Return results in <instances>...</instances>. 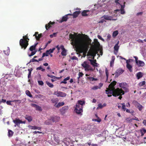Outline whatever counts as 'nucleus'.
I'll return each instance as SVG.
<instances>
[{
  "mask_svg": "<svg viewBox=\"0 0 146 146\" xmlns=\"http://www.w3.org/2000/svg\"><path fill=\"white\" fill-rule=\"evenodd\" d=\"M55 49V48H53L52 49H50L49 50H47V52L49 53V54H50V53H52Z\"/></svg>",
  "mask_w": 146,
  "mask_h": 146,
  "instance_id": "35",
  "label": "nucleus"
},
{
  "mask_svg": "<svg viewBox=\"0 0 146 146\" xmlns=\"http://www.w3.org/2000/svg\"><path fill=\"white\" fill-rule=\"evenodd\" d=\"M45 124L47 125H49L51 124V123L48 121H46L44 123Z\"/></svg>",
  "mask_w": 146,
  "mask_h": 146,
  "instance_id": "61",
  "label": "nucleus"
},
{
  "mask_svg": "<svg viewBox=\"0 0 146 146\" xmlns=\"http://www.w3.org/2000/svg\"><path fill=\"white\" fill-rule=\"evenodd\" d=\"M120 104L122 106V109L124 111H125L126 110L125 105L124 103Z\"/></svg>",
  "mask_w": 146,
  "mask_h": 146,
  "instance_id": "40",
  "label": "nucleus"
},
{
  "mask_svg": "<svg viewBox=\"0 0 146 146\" xmlns=\"http://www.w3.org/2000/svg\"><path fill=\"white\" fill-rule=\"evenodd\" d=\"M8 136L9 137H11L13 135V132L11 130H9L8 131Z\"/></svg>",
  "mask_w": 146,
  "mask_h": 146,
  "instance_id": "36",
  "label": "nucleus"
},
{
  "mask_svg": "<svg viewBox=\"0 0 146 146\" xmlns=\"http://www.w3.org/2000/svg\"><path fill=\"white\" fill-rule=\"evenodd\" d=\"M112 59L110 62V66L112 67V66L113 65L114 63V60L115 59V56H112Z\"/></svg>",
  "mask_w": 146,
  "mask_h": 146,
  "instance_id": "30",
  "label": "nucleus"
},
{
  "mask_svg": "<svg viewBox=\"0 0 146 146\" xmlns=\"http://www.w3.org/2000/svg\"><path fill=\"white\" fill-rule=\"evenodd\" d=\"M143 76V73L141 72H138L136 75V76L137 77L138 79H139L140 78L142 77Z\"/></svg>",
  "mask_w": 146,
  "mask_h": 146,
  "instance_id": "28",
  "label": "nucleus"
},
{
  "mask_svg": "<svg viewBox=\"0 0 146 146\" xmlns=\"http://www.w3.org/2000/svg\"><path fill=\"white\" fill-rule=\"evenodd\" d=\"M71 59L72 60H78V58L74 56L71 58Z\"/></svg>",
  "mask_w": 146,
  "mask_h": 146,
  "instance_id": "62",
  "label": "nucleus"
},
{
  "mask_svg": "<svg viewBox=\"0 0 146 146\" xmlns=\"http://www.w3.org/2000/svg\"><path fill=\"white\" fill-rule=\"evenodd\" d=\"M54 24V22H51L50 21L48 24L45 25V28L46 30H48L51 27V25H53Z\"/></svg>",
  "mask_w": 146,
  "mask_h": 146,
  "instance_id": "18",
  "label": "nucleus"
},
{
  "mask_svg": "<svg viewBox=\"0 0 146 146\" xmlns=\"http://www.w3.org/2000/svg\"><path fill=\"white\" fill-rule=\"evenodd\" d=\"M119 48V46L116 45H115L114 47V48L115 50L117 51Z\"/></svg>",
  "mask_w": 146,
  "mask_h": 146,
  "instance_id": "56",
  "label": "nucleus"
},
{
  "mask_svg": "<svg viewBox=\"0 0 146 146\" xmlns=\"http://www.w3.org/2000/svg\"><path fill=\"white\" fill-rule=\"evenodd\" d=\"M126 121L127 122H131L132 121V119L130 118L129 117H127L125 119Z\"/></svg>",
  "mask_w": 146,
  "mask_h": 146,
  "instance_id": "42",
  "label": "nucleus"
},
{
  "mask_svg": "<svg viewBox=\"0 0 146 146\" xmlns=\"http://www.w3.org/2000/svg\"><path fill=\"white\" fill-rule=\"evenodd\" d=\"M81 12L80 11H76L74 12L72 15L70 16H73V18H75L77 17L78 15L80 14Z\"/></svg>",
  "mask_w": 146,
  "mask_h": 146,
  "instance_id": "17",
  "label": "nucleus"
},
{
  "mask_svg": "<svg viewBox=\"0 0 146 146\" xmlns=\"http://www.w3.org/2000/svg\"><path fill=\"white\" fill-rule=\"evenodd\" d=\"M116 83L115 81H114L109 85L108 88H107L106 90V94H112L114 96H117V93L121 91L119 88L115 89L114 86Z\"/></svg>",
  "mask_w": 146,
  "mask_h": 146,
  "instance_id": "2",
  "label": "nucleus"
},
{
  "mask_svg": "<svg viewBox=\"0 0 146 146\" xmlns=\"http://www.w3.org/2000/svg\"><path fill=\"white\" fill-rule=\"evenodd\" d=\"M85 104V102L84 101L81 100H78V103L76 104H78L79 106H82Z\"/></svg>",
  "mask_w": 146,
  "mask_h": 146,
  "instance_id": "31",
  "label": "nucleus"
},
{
  "mask_svg": "<svg viewBox=\"0 0 146 146\" xmlns=\"http://www.w3.org/2000/svg\"><path fill=\"white\" fill-rule=\"evenodd\" d=\"M145 84V81H143L142 82H140L139 84V86L140 87H141L143 86Z\"/></svg>",
  "mask_w": 146,
  "mask_h": 146,
  "instance_id": "44",
  "label": "nucleus"
},
{
  "mask_svg": "<svg viewBox=\"0 0 146 146\" xmlns=\"http://www.w3.org/2000/svg\"><path fill=\"white\" fill-rule=\"evenodd\" d=\"M118 31L117 30H116L115 31H114L113 32L112 34V36L113 37H115L118 35Z\"/></svg>",
  "mask_w": 146,
  "mask_h": 146,
  "instance_id": "33",
  "label": "nucleus"
},
{
  "mask_svg": "<svg viewBox=\"0 0 146 146\" xmlns=\"http://www.w3.org/2000/svg\"><path fill=\"white\" fill-rule=\"evenodd\" d=\"M133 103L134 105L136 107H137L139 106L140 104L137 101H134L133 102Z\"/></svg>",
  "mask_w": 146,
  "mask_h": 146,
  "instance_id": "38",
  "label": "nucleus"
},
{
  "mask_svg": "<svg viewBox=\"0 0 146 146\" xmlns=\"http://www.w3.org/2000/svg\"><path fill=\"white\" fill-rule=\"evenodd\" d=\"M60 48L62 50L61 52V55L63 56H66V50L64 48V46L63 45H61Z\"/></svg>",
  "mask_w": 146,
  "mask_h": 146,
  "instance_id": "13",
  "label": "nucleus"
},
{
  "mask_svg": "<svg viewBox=\"0 0 146 146\" xmlns=\"http://www.w3.org/2000/svg\"><path fill=\"white\" fill-rule=\"evenodd\" d=\"M95 44L93 45L94 48H92L89 51L88 53L90 55L93 57V58L94 59V57L96 56L97 52L96 49L99 47L100 46V44L98 41L97 39L94 40Z\"/></svg>",
  "mask_w": 146,
  "mask_h": 146,
  "instance_id": "3",
  "label": "nucleus"
},
{
  "mask_svg": "<svg viewBox=\"0 0 146 146\" xmlns=\"http://www.w3.org/2000/svg\"><path fill=\"white\" fill-rule=\"evenodd\" d=\"M89 11L87 10H84L83 11L82 13V15L83 16H87L88 15V14L87 13Z\"/></svg>",
  "mask_w": 146,
  "mask_h": 146,
  "instance_id": "26",
  "label": "nucleus"
},
{
  "mask_svg": "<svg viewBox=\"0 0 146 146\" xmlns=\"http://www.w3.org/2000/svg\"><path fill=\"white\" fill-rule=\"evenodd\" d=\"M37 44L38 43H36L35 44L31 46L29 48V50L31 51H33L34 50H35Z\"/></svg>",
  "mask_w": 146,
  "mask_h": 146,
  "instance_id": "22",
  "label": "nucleus"
},
{
  "mask_svg": "<svg viewBox=\"0 0 146 146\" xmlns=\"http://www.w3.org/2000/svg\"><path fill=\"white\" fill-rule=\"evenodd\" d=\"M125 2H124V5H121L120 4H119V5H120L121 6V8L120 9H124L125 7Z\"/></svg>",
  "mask_w": 146,
  "mask_h": 146,
  "instance_id": "63",
  "label": "nucleus"
},
{
  "mask_svg": "<svg viewBox=\"0 0 146 146\" xmlns=\"http://www.w3.org/2000/svg\"><path fill=\"white\" fill-rule=\"evenodd\" d=\"M51 101L52 103L54 104V106L56 107L58 102V100L57 98H52L51 100Z\"/></svg>",
  "mask_w": 146,
  "mask_h": 146,
  "instance_id": "21",
  "label": "nucleus"
},
{
  "mask_svg": "<svg viewBox=\"0 0 146 146\" xmlns=\"http://www.w3.org/2000/svg\"><path fill=\"white\" fill-rule=\"evenodd\" d=\"M26 94L29 97L32 98L33 97L32 95L31 94L30 92L28 90H27L25 92Z\"/></svg>",
  "mask_w": 146,
  "mask_h": 146,
  "instance_id": "32",
  "label": "nucleus"
},
{
  "mask_svg": "<svg viewBox=\"0 0 146 146\" xmlns=\"http://www.w3.org/2000/svg\"><path fill=\"white\" fill-rule=\"evenodd\" d=\"M80 35V34L78 35L76 34H70L69 37L72 41V44L74 45L76 48V51L82 53V49H87L88 45L84 42L82 38L79 36Z\"/></svg>",
  "mask_w": 146,
  "mask_h": 146,
  "instance_id": "1",
  "label": "nucleus"
},
{
  "mask_svg": "<svg viewBox=\"0 0 146 146\" xmlns=\"http://www.w3.org/2000/svg\"><path fill=\"white\" fill-rule=\"evenodd\" d=\"M55 94L58 97H66V93L60 91H57L55 92Z\"/></svg>",
  "mask_w": 146,
  "mask_h": 146,
  "instance_id": "8",
  "label": "nucleus"
},
{
  "mask_svg": "<svg viewBox=\"0 0 146 146\" xmlns=\"http://www.w3.org/2000/svg\"><path fill=\"white\" fill-rule=\"evenodd\" d=\"M119 86L120 87L122 88L124 90V92H128L129 91L128 88L129 86L125 82H122L119 84Z\"/></svg>",
  "mask_w": 146,
  "mask_h": 146,
  "instance_id": "5",
  "label": "nucleus"
},
{
  "mask_svg": "<svg viewBox=\"0 0 146 146\" xmlns=\"http://www.w3.org/2000/svg\"><path fill=\"white\" fill-rule=\"evenodd\" d=\"M25 118L29 122H31L33 120L32 117L28 115H27L25 116Z\"/></svg>",
  "mask_w": 146,
  "mask_h": 146,
  "instance_id": "23",
  "label": "nucleus"
},
{
  "mask_svg": "<svg viewBox=\"0 0 146 146\" xmlns=\"http://www.w3.org/2000/svg\"><path fill=\"white\" fill-rule=\"evenodd\" d=\"M13 122L17 125H18V124L22 123L21 121L19 119H16L14 120H13Z\"/></svg>",
  "mask_w": 146,
  "mask_h": 146,
  "instance_id": "24",
  "label": "nucleus"
},
{
  "mask_svg": "<svg viewBox=\"0 0 146 146\" xmlns=\"http://www.w3.org/2000/svg\"><path fill=\"white\" fill-rule=\"evenodd\" d=\"M120 13L121 14H124L125 13V11L124 9H120Z\"/></svg>",
  "mask_w": 146,
  "mask_h": 146,
  "instance_id": "58",
  "label": "nucleus"
},
{
  "mask_svg": "<svg viewBox=\"0 0 146 146\" xmlns=\"http://www.w3.org/2000/svg\"><path fill=\"white\" fill-rule=\"evenodd\" d=\"M82 66L85 69V71L92 70V68L90 66L87 64L86 61H84L83 63L82 64Z\"/></svg>",
  "mask_w": 146,
  "mask_h": 146,
  "instance_id": "6",
  "label": "nucleus"
},
{
  "mask_svg": "<svg viewBox=\"0 0 146 146\" xmlns=\"http://www.w3.org/2000/svg\"><path fill=\"white\" fill-rule=\"evenodd\" d=\"M68 109L67 106H65L63 107L60 110V111L62 113H64Z\"/></svg>",
  "mask_w": 146,
  "mask_h": 146,
  "instance_id": "20",
  "label": "nucleus"
},
{
  "mask_svg": "<svg viewBox=\"0 0 146 146\" xmlns=\"http://www.w3.org/2000/svg\"><path fill=\"white\" fill-rule=\"evenodd\" d=\"M139 66H143L145 65L144 62L142 61L139 60L138 63H136Z\"/></svg>",
  "mask_w": 146,
  "mask_h": 146,
  "instance_id": "25",
  "label": "nucleus"
},
{
  "mask_svg": "<svg viewBox=\"0 0 146 146\" xmlns=\"http://www.w3.org/2000/svg\"><path fill=\"white\" fill-rule=\"evenodd\" d=\"M46 83L49 87L50 88H53L54 86L52 84L50 83L48 81L46 82Z\"/></svg>",
  "mask_w": 146,
  "mask_h": 146,
  "instance_id": "39",
  "label": "nucleus"
},
{
  "mask_svg": "<svg viewBox=\"0 0 146 146\" xmlns=\"http://www.w3.org/2000/svg\"><path fill=\"white\" fill-rule=\"evenodd\" d=\"M137 108L138 109L139 111H141L142 109L143 106H142L140 104L137 107Z\"/></svg>",
  "mask_w": 146,
  "mask_h": 146,
  "instance_id": "55",
  "label": "nucleus"
},
{
  "mask_svg": "<svg viewBox=\"0 0 146 146\" xmlns=\"http://www.w3.org/2000/svg\"><path fill=\"white\" fill-rule=\"evenodd\" d=\"M28 37V34L23 36V38L20 39L19 42L20 45L22 48L25 49L29 45V41L26 39Z\"/></svg>",
  "mask_w": 146,
  "mask_h": 146,
  "instance_id": "4",
  "label": "nucleus"
},
{
  "mask_svg": "<svg viewBox=\"0 0 146 146\" xmlns=\"http://www.w3.org/2000/svg\"><path fill=\"white\" fill-rule=\"evenodd\" d=\"M124 70H122L121 69H119L116 70L115 73V77H117L119 76L121 74L123 73L124 72Z\"/></svg>",
  "mask_w": 146,
  "mask_h": 146,
  "instance_id": "9",
  "label": "nucleus"
},
{
  "mask_svg": "<svg viewBox=\"0 0 146 146\" xmlns=\"http://www.w3.org/2000/svg\"><path fill=\"white\" fill-rule=\"evenodd\" d=\"M120 90L121 91L119 92L118 93V92L116 95L117 96H119L118 99L121 100L122 98V95L124 94V92L123 91L122 88L120 89Z\"/></svg>",
  "mask_w": 146,
  "mask_h": 146,
  "instance_id": "12",
  "label": "nucleus"
},
{
  "mask_svg": "<svg viewBox=\"0 0 146 146\" xmlns=\"http://www.w3.org/2000/svg\"><path fill=\"white\" fill-rule=\"evenodd\" d=\"M104 18L105 20H115V19H112L113 17L111 16H109L108 15H104L103 16L101 17V19Z\"/></svg>",
  "mask_w": 146,
  "mask_h": 146,
  "instance_id": "11",
  "label": "nucleus"
},
{
  "mask_svg": "<svg viewBox=\"0 0 146 146\" xmlns=\"http://www.w3.org/2000/svg\"><path fill=\"white\" fill-rule=\"evenodd\" d=\"M98 88H99V87L98 86H95L92 87V90H95L98 89Z\"/></svg>",
  "mask_w": 146,
  "mask_h": 146,
  "instance_id": "54",
  "label": "nucleus"
},
{
  "mask_svg": "<svg viewBox=\"0 0 146 146\" xmlns=\"http://www.w3.org/2000/svg\"><path fill=\"white\" fill-rule=\"evenodd\" d=\"M126 63H127L126 65V67L127 68L129 69V71L130 72H132V66L131 65L129 64L128 62V60H127L126 61Z\"/></svg>",
  "mask_w": 146,
  "mask_h": 146,
  "instance_id": "15",
  "label": "nucleus"
},
{
  "mask_svg": "<svg viewBox=\"0 0 146 146\" xmlns=\"http://www.w3.org/2000/svg\"><path fill=\"white\" fill-rule=\"evenodd\" d=\"M76 108L74 109V111L77 114H80L82 112V106H79L78 104H76Z\"/></svg>",
  "mask_w": 146,
  "mask_h": 146,
  "instance_id": "7",
  "label": "nucleus"
},
{
  "mask_svg": "<svg viewBox=\"0 0 146 146\" xmlns=\"http://www.w3.org/2000/svg\"><path fill=\"white\" fill-rule=\"evenodd\" d=\"M31 62H38V61L36 59H35L34 58H33L32 59V60H31L29 62V63Z\"/></svg>",
  "mask_w": 146,
  "mask_h": 146,
  "instance_id": "53",
  "label": "nucleus"
},
{
  "mask_svg": "<svg viewBox=\"0 0 146 146\" xmlns=\"http://www.w3.org/2000/svg\"><path fill=\"white\" fill-rule=\"evenodd\" d=\"M140 131L141 133V135L143 136L146 132V130L144 128H142L141 129Z\"/></svg>",
  "mask_w": 146,
  "mask_h": 146,
  "instance_id": "37",
  "label": "nucleus"
},
{
  "mask_svg": "<svg viewBox=\"0 0 146 146\" xmlns=\"http://www.w3.org/2000/svg\"><path fill=\"white\" fill-rule=\"evenodd\" d=\"M4 53L6 55H8L9 54V49H8L7 51H6L5 50H4Z\"/></svg>",
  "mask_w": 146,
  "mask_h": 146,
  "instance_id": "50",
  "label": "nucleus"
},
{
  "mask_svg": "<svg viewBox=\"0 0 146 146\" xmlns=\"http://www.w3.org/2000/svg\"><path fill=\"white\" fill-rule=\"evenodd\" d=\"M30 127L31 129H37L39 130H40L41 127L36 126H31L30 125Z\"/></svg>",
  "mask_w": 146,
  "mask_h": 146,
  "instance_id": "27",
  "label": "nucleus"
},
{
  "mask_svg": "<svg viewBox=\"0 0 146 146\" xmlns=\"http://www.w3.org/2000/svg\"><path fill=\"white\" fill-rule=\"evenodd\" d=\"M31 106L35 107L36 110H38L39 111H42V109L41 107L35 104H32L31 105Z\"/></svg>",
  "mask_w": 146,
  "mask_h": 146,
  "instance_id": "19",
  "label": "nucleus"
},
{
  "mask_svg": "<svg viewBox=\"0 0 146 146\" xmlns=\"http://www.w3.org/2000/svg\"><path fill=\"white\" fill-rule=\"evenodd\" d=\"M64 104V103L63 102H59L56 106V107L57 108H58L60 107L63 106Z\"/></svg>",
  "mask_w": 146,
  "mask_h": 146,
  "instance_id": "29",
  "label": "nucleus"
},
{
  "mask_svg": "<svg viewBox=\"0 0 146 146\" xmlns=\"http://www.w3.org/2000/svg\"><path fill=\"white\" fill-rule=\"evenodd\" d=\"M103 108V105L101 104L100 103L98 105V107L97 108V109H98V108L100 109H102Z\"/></svg>",
  "mask_w": 146,
  "mask_h": 146,
  "instance_id": "52",
  "label": "nucleus"
},
{
  "mask_svg": "<svg viewBox=\"0 0 146 146\" xmlns=\"http://www.w3.org/2000/svg\"><path fill=\"white\" fill-rule=\"evenodd\" d=\"M134 58H135L136 63H137L139 61V60H138V58L137 57L135 56H134Z\"/></svg>",
  "mask_w": 146,
  "mask_h": 146,
  "instance_id": "64",
  "label": "nucleus"
},
{
  "mask_svg": "<svg viewBox=\"0 0 146 146\" xmlns=\"http://www.w3.org/2000/svg\"><path fill=\"white\" fill-rule=\"evenodd\" d=\"M100 19H101V20L100 21H99L98 22L99 23H103L104 21L106 22V21L104 20L105 19H104V18L101 19V18Z\"/></svg>",
  "mask_w": 146,
  "mask_h": 146,
  "instance_id": "51",
  "label": "nucleus"
},
{
  "mask_svg": "<svg viewBox=\"0 0 146 146\" xmlns=\"http://www.w3.org/2000/svg\"><path fill=\"white\" fill-rule=\"evenodd\" d=\"M33 70L32 68H31L30 69H29L28 70L29 71V73L28 76V78H29L31 76V71Z\"/></svg>",
  "mask_w": 146,
  "mask_h": 146,
  "instance_id": "43",
  "label": "nucleus"
},
{
  "mask_svg": "<svg viewBox=\"0 0 146 146\" xmlns=\"http://www.w3.org/2000/svg\"><path fill=\"white\" fill-rule=\"evenodd\" d=\"M47 76L48 77H50L52 78H53L54 79H55L57 78V77L55 76H54L53 75H49V74H48L47 75Z\"/></svg>",
  "mask_w": 146,
  "mask_h": 146,
  "instance_id": "47",
  "label": "nucleus"
},
{
  "mask_svg": "<svg viewBox=\"0 0 146 146\" xmlns=\"http://www.w3.org/2000/svg\"><path fill=\"white\" fill-rule=\"evenodd\" d=\"M36 50H35V51H32V52L30 54H29V56H33L34 54H35L36 53Z\"/></svg>",
  "mask_w": 146,
  "mask_h": 146,
  "instance_id": "46",
  "label": "nucleus"
},
{
  "mask_svg": "<svg viewBox=\"0 0 146 146\" xmlns=\"http://www.w3.org/2000/svg\"><path fill=\"white\" fill-rule=\"evenodd\" d=\"M38 84L41 86H42L44 84V83L42 81H38Z\"/></svg>",
  "mask_w": 146,
  "mask_h": 146,
  "instance_id": "57",
  "label": "nucleus"
},
{
  "mask_svg": "<svg viewBox=\"0 0 146 146\" xmlns=\"http://www.w3.org/2000/svg\"><path fill=\"white\" fill-rule=\"evenodd\" d=\"M97 37H98V38L99 39L101 40L102 41H104V39L103 38H102V37L100 35H98L97 36Z\"/></svg>",
  "mask_w": 146,
  "mask_h": 146,
  "instance_id": "59",
  "label": "nucleus"
},
{
  "mask_svg": "<svg viewBox=\"0 0 146 146\" xmlns=\"http://www.w3.org/2000/svg\"><path fill=\"white\" fill-rule=\"evenodd\" d=\"M12 102H13V101H7L6 102V103L8 105H12V104L11 103Z\"/></svg>",
  "mask_w": 146,
  "mask_h": 146,
  "instance_id": "60",
  "label": "nucleus"
},
{
  "mask_svg": "<svg viewBox=\"0 0 146 146\" xmlns=\"http://www.w3.org/2000/svg\"><path fill=\"white\" fill-rule=\"evenodd\" d=\"M72 15V14H68L67 15H65L62 17L61 20H60L59 23H62L64 21H66L69 18L68 17V16H70V15Z\"/></svg>",
  "mask_w": 146,
  "mask_h": 146,
  "instance_id": "10",
  "label": "nucleus"
},
{
  "mask_svg": "<svg viewBox=\"0 0 146 146\" xmlns=\"http://www.w3.org/2000/svg\"><path fill=\"white\" fill-rule=\"evenodd\" d=\"M87 79H88L90 81H97L98 80L97 79L94 78L93 77H89L87 78Z\"/></svg>",
  "mask_w": 146,
  "mask_h": 146,
  "instance_id": "34",
  "label": "nucleus"
},
{
  "mask_svg": "<svg viewBox=\"0 0 146 146\" xmlns=\"http://www.w3.org/2000/svg\"><path fill=\"white\" fill-rule=\"evenodd\" d=\"M84 75V74L81 72H79L78 75L79 77L78 78V79H79V78L81 77H82Z\"/></svg>",
  "mask_w": 146,
  "mask_h": 146,
  "instance_id": "49",
  "label": "nucleus"
},
{
  "mask_svg": "<svg viewBox=\"0 0 146 146\" xmlns=\"http://www.w3.org/2000/svg\"><path fill=\"white\" fill-rule=\"evenodd\" d=\"M49 55V53L47 52V51L46 52V53H44L43 54L42 56V57H44L45 56H48Z\"/></svg>",
  "mask_w": 146,
  "mask_h": 146,
  "instance_id": "48",
  "label": "nucleus"
},
{
  "mask_svg": "<svg viewBox=\"0 0 146 146\" xmlns=\"http://www.w3.org/2000/svg\"><path fill=\"white\" fill-rule=\"evenodd\" d=\"M60 119V117L57 116H54L51 117V120L54 122L58 121Z\"/></svg>",
  "mask_w": 146,
  "mask_h": 146,
  "instance_id": "16",
  "label": "nucleus"
},
{
  "mask_svg": "<svg viewBox=\"0 0 146 146\" xmlns=\"http://www.w3.org/2000/svg\"><path fill=\"white\" fill-rule=\"evenodd\" d=\"M89 60L90 61L91 64L93 66L98 67L97 63L96 62V60L90 59Z\"/></svg>",
  "mask_w": 146,
  "mask_h": 146,
  "instance_id": "14",
  "label": "nucleus"
},
{
  "mask_svg": "<svg viewBox=\"0 0 146 146\" xmlns=\"http://www.w3.org/2000/svg\"><path fill=\"white\" fill-rule=\"evenodd\" d=\"M42 36V34H39L38 35V36H35L37 40H39L40 38H41Z\"/></svg>",
  "mask_w": 146,
  "mask_h": 146,
  "instance_id": "41",
  "label": "nucleus"
},
{
  "mask_svg": "<svg viewBox=\"0 0 146 146\" xmlns=\"http://www.w3.org/2000/svg\"><path fill=\"white\" fill-rule=\"evenodd\" d=\"M105 72L106 75L107 79L108 80L109 76V72H108V70L107 68H106L105 69Z\"/></svg>",
  "mask_w": 146,
  "mask_h": 146,
  "instance_id": "45",
  "label": "nucleus"
}]
</instances>
